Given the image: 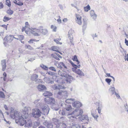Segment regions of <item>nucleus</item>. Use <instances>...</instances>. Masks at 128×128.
I'll use <instances>...</instances> for the list:
<instances>
[{
    "instance_id": "nucleus-1",
    "label": "nucleus",
    "mask_w": 128,
    "mask_h": 128,
    "mask_svg": "<svg viewBox=\"0 0 128 128\" xmlns=\"http://www.w3.org/2000/svg\"><path fill=\"white\" fill-rule=\"evenodd\" d=\"M10 116L11 118L13 119L15 118V122L20 126H23L25 124V127H31L32 125V122L31 120L27 118H24L22 116H20L19 113L11 108Z\"/></svg>"
},
{
    "instance_id": "nucleus-2",
    "label": "nucleus",
    "mask_w": 128,
    "mask_h": 128,
    "mask_svg": "<svg viewBox=\"0 0 128 128\" xmlns=\"http://www.w3.org/2000/svg\"><path fill=\"white\" fill-rule=\"evenodd\" d=\"M83 113L82 110H79L76 108L71 113L69 114L68 116V118L71 120H74L76 118V116L81 115Z\"/></svg>"
},
{
    "instance_id": "nucleus-3",
    "label": "nucleus",
    "mask_w": 128,
    "mask_h": 128,
    "mask_svg": "<svg viewBox=\"0 0 128 128\" xmlns=\"http://www.w3.org/2000/svg\"><path fill=\"white\" fill-rule=\"evenodd\" d=\"M68 70H67L66 72L64 71L61 72L60 70H59L58 71V74L59 75L62 76H64L66 78V81L70 82L71 80H74V79L73 77L68 74Z\"/></svg>"
},
{
    "instance_id": "nucleus-4",
    "label": "nucleus",
    "mask_w": 128,
    "mask_h": 128,
    "mask_svg": "<svg viewBox=\"0 0 128 128\" xmlns=\"http://www.w3.org/2000/svg\"><path fill=\"white\" fill-rule=\"evenodd\" d=\"M75 101V100L73 98H68L66 100V102L68 103H72V106L76 108L80 107L82 106L81 103L79 101Z\"/></svg>"
},
{
    "instance_id": "nucleus-5",
    "label": "nucleus",
    "mask_w": 128,
    "mask_h": 128,
    "mask_svg": "<svg viewBox=\"0 0 128 128\" xmlns=\"http://www.w3.org/2000/svg\"><path fill=\"white\" fill-rule=\"evenodd\" d=\"M53 121L54 124L56 125L55 128H66V125L64 123H61L58 120L53 118Z\"/></svg>"
},
{
    "instance_id": "nucleus-6",
    "label": "nucleus",
    "mask_w": 128,
    "mask_h": 128,
    "mask_svg": "<svg viewBox=\"0 0 128 128\" xmlns=\"http://www.w3.org/2000/svg\"><path fill=\"white\" fill-rule=\"evenodd\" d=\"M40 108L42 109L43 114L44 115H47L48 114L50 108L48 105L43 104Z\"/></svg>"
},
{
    "instance_id": "nucleus-7",
    "label": "nucleus",
    "mask_w": 128,
    "mask_h": 128,
    "mask_svg": "<svg viewBox=\"0 0 128 128\" xmlns=\"http://www.w3.org/2000/svg\"><path fill=\"white\" fill-rule=\"evenodd\" d=\"M41 112L38 108L34 109L32 110V114L33 116L35 118H38L41 116Z\"/></svg>"
},
{
    "instance_id": "nucleus-8",
    "label": "nucleus",
    "mask_w": 128,
    "mask_h": 128,
    "mask_svg": "<svg viewBox=\"0 0 128 128\" xmlns=\"http://www.w3.org/2000/svg\"><path fill=\"white\" fill-rule=\"evenodd\" d=\"M30 32H31L34 36H39L40 35V29L36 28H28Z\"/></svg>"
},
{
    "instance_id": "nucleus-9",
    "label": "nucleus",
    "mask_w": 128,
    "mask_h": 128,
    "mask_svg": "<svg viewBox=\"0 0 128 128\" xmlns=\"http://www.w3.org/2000/svg\"><path fill=\"white\" fill-rule=\"evenodd\" d=\"M31 110L30 108L29 107H24L23 113V114H21L20 116H22L26 118V117H28V112L30 111Z\"/></svg>"
},
{
    "instance_id": "nucleus-10",
    "label": "nucleus",
    "mask_w": 128,
    "mask_h": 128,
    "mask_svg": "<svg viewBox=\"0 0 128 128\" xmlns=\"http://www.w3.org/2000/svg\"><path fill=\"white\" fill-rule=\"evenodd\" d=\"M15 37L13 35H8L4 38V40L5 42L4 43V44L5 45V43H6L8 42H10L14 38L15 39Z\"/></svg>"
},
{
    "instance_id": "nucleus-11",
    "label": "nucleus",
    "mask_w": 128,
    "mask_h": 128,
    "mask_svg": "<svg viewBox=\"0 0 128 128\" xmlns=\"http://www.w3.org/2000/svg\"><path fill=\"white\" fill-rule=\"evenodd\" d=\"M45 103L48 104H50L51 103L54 104L55 100L52 97H47L44 99Z\"/></svg>"
},
{
    "instance_id": "nucleus-12",
    "label": "nucleus",
    "mask_w": 128,
    "mask_h": 128,
    "mask_svg": "<svg viewBox=\"0 0 128 128\" xmlns=\"http://www.w3.org/2000/svg\"><path fill=\"white\" fill-rule=\"evenodd\" d=\"M75 16L76 17L75 21L76 23L79 25H81L82 23L81 16L78 14H75Z\"/></svg>"
},
{
    "instance_id": "nucleus-13",
    "label": "nucleus",
    "mask_w": 128,
    "mask_h": 128,
    "mask_svg": "<svg viewBox=\"0 0 128 128\" xmlns=\"http://www.w3.org/2000/svg\"><path fill=\"white\" fill-rule=\"evenodd\" d=\"M74 32V31L73 30H70L68 32V37L70 39V42L72 44H73V36L72 35Z\"/></svg>"
},
{
    "instance_id": "nucleus-14",
    "label": "nucleus",
    "mask_w": 128,
    "mask_h": 128,
    "mask_svg": "<svg viewBox=\"0 0 128 128\" xmlns=\"http://www.w3.org/2000/svg\"><path fill=\"white\" fill-rule=\"evenodd\" d=\"M54 64L58 68H59L60 69H62L63 67L66 69H67L66 66L62 62H60L58 64V62H56Z\"/></svg>"
},
{
    "instance_id": "nucleus-15",
    "label": "nucleus",
    "mask_w": 128,
    "mask_h": 128,
    "mask_svg": "<svg viewBox=\"0 0 128 128\" xmlns=\"http://www.w3.org/2000/svg\"><path fill=\"white\" fill-rule=\"evenodd\" d=\"M34 103L36 106L38 108H40L43 104L41 102V100L40 99H38L35 100Z\"/></svg>"
},
{
    "instance_id": "nucleus-16",
    "label": "nucleus",
    "mask_w": 128,
    "mask_h": 128,
    "mask_svg": "<svg viewBox=\"0 0 128 128\" xmlns=\"http://www.w3.org/2000/svg\"><path fill=\"white\" fill-rule=\"evenodd\" d=\"M38 76L36 74L33 75L31 77V79L32 80L35 81L36 82H42L41 79H38Z\"/></svg>"
},
{
    "instance_id": "nucleus-17",
    "label": "nucleus",
    "mask_w": 128,
    "mask_h": 128,
    "mask_svg": "<svg viewBox=\"0 0 128 128\" xmlns=\"http://www.w3.org/2000/svg\"><path fill=\"white\" fill-rule=\"evenodd\" d=\"M43 124L46 126L48 128H52L53 127V125L52 122L46 121H45L43 123Z\"/></svg>"
},
{
    "instance_id": "nucleus-18",
    "label": "nucleus",
    "mask_w": 128,
    "mask_h": 128,
    "mask_svg": "<svg viewBox=\"0 0 128 128\" xmlns=\"http://www.w3.org/2000/svg\"><path fill=\"white\" fill-rule=\"evenodd\" d=\"M79 118L82 121H83L84 120H86L88 122L89 121V118L87 115H83L81 116H80Z\"/></svg>"
},
{
    "instance_id": "nucleus-19",
    "label": "nucleus",
    "mask_w": 128,
    "mask_h": 128,
    "mask_svg": "<svg viewBox=\"0 0 128 128\" xmlns=\"http://www.w3.org/2000/svg\"><path fill=\"white\" fill-rule=\"evenodd\" d=\"M90 16L92 17L94 20L96 19L97 17V15L96 14L94 11L93 10H91L90 11Z\"/></svg>"
},
{
    "instance_id": "nucleus-20",
    "label": "nucleus",
    "mask_w": 128,
    "mask_h": 128,
    "mask_svg": "<svg viewBox=\"0 0 128 128\" xmlns=\"http://www.w3.org/2000/svg\"><path fill=\"white\" fill-rule=\"evenodd\" d=\"M1 65L2 68V70L3 71H4L6 67V60H2Z\"/></svg>"
},
{
    "instance_id": "nucleus-21",
    "label": "nucleus",
    "mask_w": 128,
    "mask_h": 128,
    "mask_svg": "<svg viewBox=\"0 0 128 128\" xmlns=\"http://www.w3.org/2000/svg\"><path fill=\"white\" fill-rule=\"evenodd\" d=\"M37 88L39 91H43L46 88V87L43 85H39L37 86Z\"/></svg>"
},
{
    "instance_id": "nucleus-22",
    "label": "nucleus",
    "mask_w": 128,
    "mask_h": 128,
    "mask_svg": "<svg viewBox=\"0 0 128 128\" xmlns=\"http://www.w3.org/2000/svg\"><path fill=\"white\" fill-rule=\"evenodd\" d=\"M28 28H28V26H25V27H23L22 30V31L23 32L24 31H25L26 33L28 34L29 33H30V31L28 30Z\"/></svg>"
},
{
    "instance_id": "nucleus-23",
    "label": "nucleus",
    "mask_w": 128,
    "mask_h": 128,
    "mask_svg": "<svg viewBox=\"0 0 128 128\" xmlns=\"http://www.w3.org/2000/svg\"><path fill=\"white\" fill-rule=\"evenodd\" d=\"M44 80L47 83H50L51 84H52L54 83V81L53 80H50V78L48 77H45L44 78Z\"/></svg>"
},
{
    "instance_id": "nucleus-24",
    "label": "nucleus",
    "mask_w": 128,
    "mask_h": 128,
    "mask_svg": "<svg viewBox=\"0 0 128 128\" xmlns=\"http://www.w3.org/2000/svg\"><path fill=\"white\" fill-rule=\"evenodd\" d=\"M74 71H75L76 73L80 76H84V73L79 69L76 68Z\"/></svg>"
},
{
    "instance_id": "nucleus-25",
    "label": "nucleus",
    "mask_w": 128,
    "mask_h": 128,
    "mask_svg": "<svg viewBox=\"0 0 128 128\" xmlns=\"http://www.w3.org/2000/svg\"><path fill=\"white\" fill-rule=\"evenodd\" d=\"M43 95L45 96L48 97L52 96V94L51 92L48 91H46L43 93Z\"/></svg>"
},
{
    "instance_id": "nucleus-26",
    "label": "nucleus",
    "mask_w": 128,
    "mask_h": 128,
    "mask_svg": "<svg viewBox=\"0 0 128 128\" xmlns=\"http://www.w3.org/2000/svg\"><path fill=\"white\" fill-rule=\"evenodd\" d=\"M40 34L42 33L44 35H45L48 32V30L46 29H40Z\"/></svg>"
},
{
    "instance_id": "nucleus-27",
    "label": "nucleus",
    "mask_w": 128,
    "mask_h": 128,
    "mask_svg": "<svg viewBox=\"0 0 128 128\" xmlns=\"http://www.w3.org/2000/svg\"><path fill=\"white\" fill-rule=\"evenodd\" d=\"M60 85L54 84V85H53L52 86V88L54 90H59L61 88V87H60Z\"/></svg>"
},
{
    "instance_id": "nucleus-28",
    "label": "nucleus",
    "mask_w": 128,
    "mask_h": 128,
    "mask_svg": "<svg viewBox=\"0 0 128 128\" xmlns=\"http://www.w3.org/2000/svg\"><path fill=\"white\" fill-rule=\"evenodd\" d=\"M56 54V53H54V54H52L51 55V57L52 58H54L57 60H60V59L58 57Z\"/></svg>"
},
{
    "instance_id": "nucleus-29",
    "label": "nucleus",
    "mask_w": 128,
    "mask_h": 128,
    "mask_svg": "<svg viewBox=\"0 0 128 128\" xmlns=\"http://www.w3.org/2000/svg\"><path fill=\"white\" fill-rule=\"evenodd\" d=\"M72 66L74 67V68H72V70L73 71H74V70H75L76 68H79L80 66V65L77 66L74 63H72V64H71Z\"/></svg>"
},
{
    "instance_id": "nucleus-30",
    "label": "nucleus",
    "mask_w": 128,
    "mask_h": 128,
    "mask_svg": "<svg viewBox=\"0 0 128 128\" xmlns=\"http://www.w3.org/2000/svg\"><path fill=\"white\" fill-rule=\"evenodd\" d=\"M72 66L74 67V68H72V70L73 71H74V70H75L76 68H79L80 66V65L77 66L74 63H72V64H71Z\"/></svg>"
},
{
    "instance_id": "nucleus-31",
    "label": "nucleus",
    "mask_w": 128,
    "mask_h": 128,
    "mask_svg": "<svg viewBox=\"0 0 128 128\" xmlns=\"http://www.w3.org/2000/svg\"><path fill=\"white\" fill-rule=\"evenodd\" d=\"M91 114L92 116L94 118V119L96 120V121H98V114L96 113H94L92 112Z\"/></svg>"
},
{
    "instance_id": "nucleus-32",
    "label": "nucleus",
    "mask_w": 128,
    "mask_h": 128,
    "mask_svg": "<svg viewBox=\"0 0 128 128\" xmlns=\"http://www.w3.org/2000/svg\"><path fill=\"white\" fill-rule=\"evenodd\" d=\"M18 38H16L15 39L17 40H22L24 39V37L22 35H19L18 36Z\"/></svg>"
},
{
    "instance_id": "nucleus-33",
    "label": "nucleus",
    "mask_w": 128,
    "mask_h": 128,
    "mask_svg": "<svg viewBox=\"0 0 128 128\" xmlns=\"http://www.w3.org/2000/svg\"><path fill=\"white\" fill-rule=\"evenodd\" d=\"M65 107H64L66 110L69 111L71 110L72 109L71 106L70 105H67L65 104Z\"/></svg>"
},
{
    "instance_id": "nucleus-34",
    "label": "nucleus",
    "mask_w": 128,
    "mask_h": 128,
    "mask_svg": "<svg viewBox=\"0 0 128 128\" xmlns=\"http://www.w3.org/2000/svg\"><path fill=\"white\" fill-rule=\"evenodd\" d=\"M109 90L112 94H114V93L115 92V88L114 87H112L110 88L109 89Z\"/></svg>"
},
{
    "instance_id": "nucleus-35",
    "label": "nucleus",
    "mask_w": 128,
    "mask_h": 128,
    "mask_svg": "<svg viewBox=\"0 0 128 128\" xmlns=\"http://www.w3.org/2000/svg\"><path fill=\"white\" fill-rule=\"evenodd\" d=\"M90 9V8L89 5H88L84 7V11L86 12H88Z\"/></svg>"
},
{
    "instance_id": "nucleus-36",
    "label": "nucleus",
    "mask_w": 128,
    "mask_h": 128,
    "mask_svg": "<svg viewBox=\"0 0 128 128\" xmlns=\"http://www.w3.org/2000/svg\"><path fill=\"white\" fill-rule=\"evenodd\" d=\"M62 90H59V91L57 93V94L58 96H57V97H59V98H61V97H60L61 96H62ZM56 93L55 95H56Z\"/></svg>"
},
{
    "instance_id": "nucleus-37",
    "label": "nucleus",
    "mask_w": 128,
    "mask_h": 128,
    "mask_svg": "<svg viewBox=\"0 0 128 128\" xmlns=\"http://www.w3.org/2000/svg\"><path fill=\"white\" fill-rule=\"evenodd\" d=\"M61 40V39L60 38H57L56 39H54V41L57 44H61L62 43L59 42V41H60Z\"/></svg>"
},
{
    "instance_id": "nucleus-38",
    "label": "nucleus",
    "mask_w": 128,
    "mask_h": 128,
    "mask_svg": "<svg viewBox=\"0 0 128 128\" xmlns=\"http://www.w3.org/2000/svg\"><path fill=\"white\" fill-rule=\"evenodd\" d=\"M72 59L74 61H76V62H77V64H78L80 62L78 61L77 57L76 55H75L74 56V57L72 58Z\"/></svg>"
},
{
    "instance_id": "nucleus-39",
    "label": "nucleus",
    "mask_w": 128,
    "mask_h": 128,
    "mask_svg": "<svg viewBox=\"0 0 128 128\" xmlns=\"http://www.w3.org/2000/svg\"><path fill=\"white\" fill-rule=\"evenodd\" d=\"M68 96L67 92L66 91H63L62 93V96H64V97H66Z\"/></svg>"
},
{
    "instance_id": "nucleus-40",
    "label": "nucleus",
    "mask_w": 128,
    "mask_h": 128,
    "mask_svg": "<svg viewBox=\"0 0 128 128\" xmlns=\"http://www.w3.org/2000/svg\"><path fill=\"white\" fill-rule=\"evenodd\" d=\"M0 98H5V95L4 93L2 91H0Z\"/></svg>"
},
{
    "instance_id": "nucleus-41",
    "label": "nucleus",
    "mask_w": 128,
    "mask_h": 128,
    "mask_svg": "<svg viewBox=\"0 0 128 128\" xmlns=\"http://www.w3.org/2000/svg\"><path fill=\"white\" fill-rule=\"evenodd\" d=\"M51 49L52 50L55 51L56 52H59L58 51L57 48L55 46H52L51 47Z\"/></svg>"
},
{
    "instance_id": "nucleus-42",
    "label": "nucleus",
    "mask_w": 128,
    "mask_h": 128,
    "mask_svg": "<svg viewBox=\"0 0 128 128\" xmlns=\"http://www.w3.org/2000/svg\"><path fill=\"white\" fill-rule=\"evenodd\" d=\"M40 66L45 70H48V67L43 64L41 65Z\"/></svg>"
},
{
    "instance_id": "nucleus-43",
    "label": "nucleus",
    "mask_w": 128,
    "mask_h": 128,
    "mask_svg": "<svg viewBox=\"0 0 128 128\" xmlns=\"http://www.w3.org/2000/svg\"><path fill=\"white\" fill-rule=\"evenodd\" d=\"M23 4V2L20 0H18L17 5L20 6H22Z\"/></svg>"
},
{
    "instance_id": "nucleus-44",
    "label": "nucleus",
    "mask_w": 128,
    "mask_h": 128,
    "mask_svg": "<svg viewBox=\"0 0 128 128\" xmlns=\"http://www.w3.org/2000/svg\"><path fill=\"white\" fill-rule=\"evenodd\" d=\"M51 28L52 30L53 31L56 32V31L57 28L56 26H54L53 25H52Z\"/></svg>"
},
{
    "instance_id": "nucleus-45",
    "label": "nucleus",
    "mask_w": 128,
    "mask_h": 128,
    "mask_svg": "<svg viewBox=\"0 0 128 128\" xmlns=\"http://www.w3.org/2000/svg\"><path fill=\"white\" fill-rule=\"evenodd\" d=\"M102 108V106L101 105L100 106L99 105L98 106V107L97 109L98 110V112L99 114H100L101 113Z\"/></svg>"
},
{
    "instance_id": "nucleus-46",
    "label": "nucleus",
    "mask_w": 128,
    "mask_h": 128,
    "mask_svg": "<svg viewBox=\"0 0 128 128\" xmlns=\"http://www.w3.org/2000/svg\"><path fill=\"white\" fill-rule=\"evenodd\" d=\"M10 18L8 17L4 16V18L3 21L4 22L7 21L9 20Z\"/></svg>"
},
{
    "instance_id": "nucleus-47",
    "label": "nucleus",
    "mask_w": 128,
    "mask_h": 128,
    "mask_svg": "<svg viewBox=\"0 0 128 128\" xmlns=\"http://www.w3.org/2000/svg\"><path fill=\"white\" fill-rule=\"evenodd\" d=\"M105 80L107 82L109 85H110V83L111 82L112 80L110 79L107 78Z\"/></svg>"
},
{
    "instance_id": "nucleus-48",
    "label": "nucleus",
    "mask_w": 128,
    "mask_h": 128,
    "mask_svg": "<svg viewBox=\"0 0 128 128\" xmlns=\"http://www.w3.org/2000/svg\"><path fill=\"white\" fill-rule=\"evenodd\" d=\"M6 4L9 7H10L11 6L10 2L9 0H6Z\"/></svg>"
},
{
    "instance_id": "nucleus-49",
    "label": "nucleus",
    "mask_w": 128,
    "mask_h": 128,
    "mask_svg": "<svg viewBox=\"0 0 128 128\" xmlns=\"http://www.w3.org/2000/svg\"><path fill=\"white\" fill-rule=\"evenodd\" d=\"M7 12L8 14L10 15H11L13 14V11L10 10H7Z\"/></svg>"
},
{
    "instance_id": "nucleus-50",
    "label": "nucleus",
    "mask_w": 128,
    "mask_h": 128,
    "mask_svg": "<svg viewBox=\"0 0 128 128\" xmlns=\"http://www.w3.org/2000/svg\"><path fill=\"white\" fill-rule=\"evenodd\" d=\"M59 113L60 114H61L63 116L65 114V112L64 110H62V111L60 110L59 112Z\"/></svg>"
},
{
    "instance_id": "nucleus-51",
    "label": "nucleus",
    "mask_w": 128,
    "mask_h": 128,
    "mask_svg": "<svg viewBox=\"0 0 128 128\" xmlns=\"http://www.w3.org/2000/svg\"><path fill=\"white\" fill-rule=\"evenodd\" d=\"M49 69L53 71L54 72H56V70L55 68L53 66H51L49 67Z\"/></svg>"
},
{
    "instance_id": "nucleus-52",
    "label": "nucleus",
    "mask_w": 128,
    "mask_h": 128,
    "mask_svg": "<svg viewBox=\"0 0 128 128\" xmlns=\"http://www.w3.org/2000/svg\"><path fill=\"white\" fill-rule=\"evenodd\" d=\"M27 48L30 50H32L33 48L30 46L29 45H27L26 46Z\"/></svg>"
},
{
    "instance_id": "nucleus-53",
    "label": "nucleus",
    "mask_w": 128,
    "mask_h": 128,
    "mask_svg": "<svg viewBox=\"0 0 128 128\" xmlns=\"http://www.w3.org/2000/svg\"><path fill=\"white\" fill-rule=\"evenodd\" d=\"M59 18L57 20V21L58 22V23L60 24L62 22V20H61L60 19V16H58Z\"/></svg>"
},
{
    "instance_id": "nucleus-54",
    "label": "nucleus",
    "mask_w": 128,
    "mask_h": 128,
    "mask_svg": "<svg viewBox=\"0 0 128 128\" xmlns=\"http://www.w3.org/2000/svg\"><path fill=\"white\" fill-rule=\"evenodd\" d=\"M125 56H124V59L126 61L127 60L128 61V54L126 55V53H125Z\"/></svg>"
},
{
    "instance_id": "nucleus-55",
    "label": "nucleus",
    "mask_w": 128,
    "mask_h": 128,
    "mask_svg": "<svg viewBox=\"0 0 128 128\" xmlns=\"http://www.w3.org/2000/svg\"><path fill=\"white\" fill-rule=\"evenodd\" d=\"M48 74L50 75V76H52L54 74V73L51 72H48Z\"/></svg>"
},
{
    "instance_id": "nucleus-56",
    "label": "nucleus",
    "mask_w": 128,
    "mask_h": 128,
    "mask_svg": "<svg viewBox=\"0 0 128 128\" xmlns=\"http://www.w3.org/2000/svg\"><path fill=\"white\" fill-rule=\"evenodd\" d=\"M87 22L86 21H84V20L83 22V26H84L85 25H87Z\"/></svg>"
},
{
    "instance_id": "nucleus-57",
    "label": "nucleus",
    "mask_w": 128,
    "mask_h": 128,
    "mask_svg": "<svg viewBox=\"0 0 128 128\" xmlns=\"http://www.w3.org/2000/svg\"><path fill=\"white\" fill-rule=\"evenodd\" d=\"M35 40H34V39H31L30 40H29L28 41V42L29 43H33L32 42L34 41H35Z\"/></svg>"
},
{
    "instance_id": "nucleus-58",
    "label": "nucleus",
    "mask_w": 128,
    "mask_h": 128,
    "mask_svg": "<svg viewBox=\"0 0 128 128\" xmlns=\"http://www.w3.org/2000/svg\"><path fill=\"white\" fill-rule=\"evenodd\" d=\"M75 126L76 128H80V126L78 124H76Z\"/></svg>"
},
{
    "instance_id": "nucleus-59",
    "label": "nucleus",
    "mask_w": 128,
    "mask_h": 128,
    "mask_svg": "<svg viewBox=\"0 0 128 128\" xmlns=\"http://www.w3.org/2000/svg\"><path fill=\"white\" fill-rule=\"evenodd\" d=\"M4 7V5L2 2H0V8H2Z\"/></svg>"
},
{
    "instance_id": "nucleus-60",
    "label": "nucleus",
    "mask_w": 128,
    "mask_h": 128,
    "mask_svg": "<svg viewBox=\"0 0 128 128\" xmlns=\"http://www.w3.org/2000/svg\"><path fill=\"white\" fill-rule=\"evenodd\" d=\"M10 122L9 121H7L6 122V124L7 126H9L10 124Z\"/></svg>"
},
{
    "instance_id": "nucleus-61",
    "label": "nucleus",
    "mask_w": 128,
    "mask_h": 128,
    "mask_svg": "<svg viewBox=\"0 0 128 128\" xmlns=\"http://www.w3.org/2000/svg\"><path fill=\"white\" fill-rule=\"evenodd\" d=\"M125 43L127 46H128V40H127L126 38L125 39Z\"/></svg>"
},
{
    "instance_id": "nucleus-62",
    "label": "nucleus",
    "mask_w": 128,
    "mask_h": 128,
    "mask_svg": "<svg viewBox=\"0 0 128 128\" xmlns=\"http://www.w3.org/2000/svg\"><path fill=\"white\" fill-rule=\"evenodd\" d=\"M1 26H2L3 28H6V29H7V26L6 25H5L4 24L2 25Z\"/></svg>"
},
{
    "instance_id": "nucleus-63",
    "label": "nucleus",
    "mask_w": 128,
    "mask_h": 128,
    "mask_svg": "<svg viewBox=\"0 0 128 128\" xmlns=\"http://www.w3.org/2000/svg\"><path fill=\"white\" fill-rule=\"evenodd\" d=\"M56 55L59 58H62V57L58 54L56 53Z\"/></svg>"
},
{
    "instance_id": "nucleus-64",
    "label": "nucleus",
    "mask_w": 128,
    "mask_h": 128,
    "mask_svg": "<svg viewBox=\"0 0 128 128\" xmlns=\"http://www.w3.org/2000/svg\"><path fill=\"white\" fill-rule=\"evenodd\" d=\"M115 95L118 98H120V96L118 94L116 93V92H115Z\"/></svg>"
}]
</instances>
